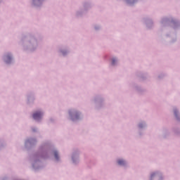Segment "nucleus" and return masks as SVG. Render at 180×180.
<instances>
[{"mask_svg": "<svg viewBox=\"0 0 180 180\" xmlns=\"http://www.w3.org/2000/svg\"><path fill=\"white\" fill-rule=\"evenodd\" d=\"M42 115H43V114L41 112H35V113L33 114V118L35 120H39V119H40Z\"/></svg>", "mask_w": 180, "mask_h": 180, "instance_id": "nucleus-1", "label": "nucleus"}, {"mask_svg": "<svg viewBox=\"0 0 180 180\" xmlns=\"http://www.w3.org/2000/svg\"><path fill=\"white\" fill-rule=\"evenodd\" d=\"M117 162H118V165H124V164H125V162H124V160H119L117 161Z\"/></svg>", "mask_w": 180, "mask_h": 180, "instance_id": "nucleus-2", "label": "nucleus"}, {"mask_svg": "<svg viewBox=\"0 0 180 180\" xmlns=\"http://www.w3.org/2000/svg\"><path fill=\"white\" fill-rule=\"evenodd\" d=\"M53 154H54L55 158H56V160H58V153L57 151H55V152L53 153Z\"/></svg>", "mask_w": 180, "mask_h": 180, "instance_id": "nucleus-3", "label": "nucleus"}, {"mask_svg": "<svg viewBox=\"0 0 180 180\" xmlns=\"http://www.w3.org/2000/svg\"><path fill=\"white\" fill-rule=\"evenodd\" d=\"M116 63V59H115V58H112V65H115V63Z\"/></svg>", "mask_w": 180, "mask_h": 180, "instance_id": "nucleus-4", "label": "nucleus"}, {"mask_svg": "<svg viewBox=\"0 0 180 180\" xmlns=\"http://www.w3.org/2000/svg\"><path fill=\"white\" fill-rule=\"evenodd\" d=\"M174 115L175 116H178V112L176 110H174Z\"/></svg>", "mask_w": 180, "mask_h": 180, "instance_id": "nucleus-5", "label": "nucleus"}, {"mask_svg": "<svg viewBox=\"0 0 180 180\" xmlns=\"http://www.w3.org/2000/svg\"><path fill=\"white\" fill-rule=\"evenodd\" d=\"M154 175H155V173H153V174H151V178H153V176H154Z\"/></svg>", "mask_w": 180, "mask_h": 180, "instance_id": "nucleus-6", "label": "nucleus"}, {"mask_svg": "<svg viewBox=\"0 0 180 180\" xmlns=\"http://www.w3.org/2000/svg\"><path fill=\"white\" fill-rule=\"evenodd\" d=\"M7 58H8V60H11V57L9 56H7Z\"/></svg>", "mask_w": 180, "mask_h": 180, "instance_id": "nucleus-7", "label": "nucleus"}]
</instances>
